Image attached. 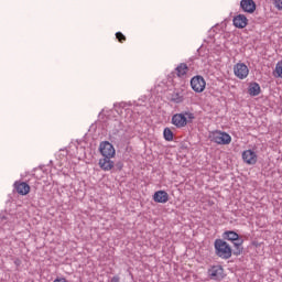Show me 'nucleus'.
<instances>
[{
  "label": "nucleus",
  "instance_id": "nucleus-10",
  "mask_svg": "<svg viewBox=\"0 0 282 282\" xmlns=\"http://www.w3.org/2000/svg\"><path fill=\"white\" fill-rule=\"evenodd\" d=\"M240 8L243 12H248L249 14H252V12L257 10V4L254 3V0H241Z\"/></svg>",
  "mask_w": 282,
  "mask_h": 282
},
{
  "label": "nucleus",
  "instance_id": "nucleus-20",
  "mask_svg": "<svg viewBox=\"0 0 282 282\" xmlns=\"http://www.w3.org/2000/svg\"><path fill=\"white\" fill-rule=\"evenodd\" d=\"M188 72V66L185 63H181L176 67V74L178 77L186 76V73Z\"/></svg>",
  "mask_w": 282,
  "mask_h": 282
},
{
  "label": "nucleus",
  "instance_id": "nucleus-26",
  "mask_svg": "<svg viewBox=\"0 0 282 282\" xmlns=\"http://www.w3.org/2000/svg\"><path fill=\"white\" fill-rule=\"evenodd\" d=\"M53 282H67L65 278H57Z\"/></svg>",
  "mask_w": 282,
  "mask_h": 282
},
{
  "label": "nucleus",
  "instance_id": "nucleus-3",
  "mask_svg": "<svg viewBox=\"0 0 282 282\" xmlns=\"http://www.w3.org/2000/svg\"><path fill=\"white\" fill-rule=\"evenodd\" d=\"M191 87L196 94H202L206 89V79L202 75H196L191 79Z\"/></svg>",
  "mask_w": 282,
  "mask_h": 282
},
{
  "label": "nucleus",
  "instance_id": "nucleus-7",
  "mask_svg": "<svg viewBox=\"0 0 282 282\" xmlns=\"http://www.w3.org/2000/svg\"><path fill=\"white\" fill-rule=\"evenodd\" d=\"M99 151L102 155V158H113L116 155V149L113 148V144H111L108 141H104L99 145Z\"/></svg>",
  "mask_w": 282,
  "mask_h": 282
},
{
  "label": "nucleus",
  "instance_id": "nucleus-23",
  "mask_svg": "<svg viewBox=\"0 0 282 282\" xmlns=\"http://www.w3.org/2000/svg\"><path fill=\"white\" fill-rule=\"evenodd\" d=\"M116 36H117L119 43H122V41H127V37L124 36V34H122V32H117Z\"/></svg>",
  "mask_w": 282,
  "mask_h": 282
},
{
  "label": "nucleus",
  "instance_id": "nucleus-1",
  "mask_svg": "<svg viewBox=\"0 0 282 282\" xmlns=\"http://www.w3.org/2000/svg\"><path fill=\"white\" fill-rule=\"evenodd\" d=\"M194 118L195 113L189 110H184L172 116V124L176 127V129H184L186 124L193 122Z\"/></svg>",
  "mask_w": 282,
  "mask_h": 282
},
{
  "label": "nucleus",
  "instance_id": "nucleus-8",
  "mask_svg": "<svg viewBox=\"0 0 282 282\" xmlns=\"http://www.w3.org/2000/svg\"><path fill=\"white\" fill-rule=\"evenodd\" d=\"M0 228L3 230H13L14 229V217L10 214L0 215Z\"/></svg>",
  "mask_w": 282,
  "mask_h": 282
},
{
  "label": "nucleus",
  "instance_id": "nucleus-22",
  "mask_svg": "<svg viewBox=\"0 0 282 282\" xmlns=\"http://www.w3.org/2000/svg\"><path fill=\"white\" fill-rule=\"evenodd\" d=\"M275 78H282V62H278L273 72Z\"/></svg>",
  "mask_w": 282,
  "mask_h": 282
},
{
  "label": "nucleus",
  "instance_id": "nucleus-24",
  "mask_svg": "<svg viewBox=\"0 0 282 282\" xmlns=\"http://www.w3.org/2000/svg\"><path fill=\"white\" fill-rule=\"evenodd\" d=\"M274 6L276 10H282V0H274Z\"/></svg>",
  "mask_w": 282,
  "mask_h": 282
},
{
  "label": "nucleus",
  "instance_id": "nucleus-6",
  "mask_svg": "<svg viewBox=\"0 0 282 282\" xmlns=\"http://www.w3.org/2000/svg\"><path fill=\"white\" fill-rule=\"evenodd\" d=\"M234 74L236 77L239 78V80H243L248 78V75L250 74V69L246 64L238 63L234 66Z\"/></svg>",
  "mask_w": 282,
  "mask_h": 282
},
{
  "label": "nucleus",
  "instance_id": "nucleus-18",
  "mask_svg": "<svg viewBox=\"0 0 282 282\" xmlns=\"http://www.w3.org/2000/svg\"><path fill=\"white\" fill-rule=\"evenodd\" d=\"M223 238L227 241H239V234L232 230L225 231Z\"/></svg>",
  "mask_w": 282,
  "mask_h": 282
},
{
  "label": "nucleus",
  "instance_id": "nucleus-17",
  "mask_svg": "<svg viewBox=\"0 0 282 282\" xmlns=\"http://www.w3.org/2000/svg\"><path fill=\"white\" fill-rule=\"evenodd\" d=\"M248 94L249 96H259V94H261V86L259 83L254 82L249 84Z\"/></svg>",
  "mask_w": 282,
  "mask_h": 282
},
{
  "label": "nucleus",
  "instance_id": "nucleus-25",
  "mask_svg": "<svg viewBox=\"0 0 282 282\" xmlns=\"http://www.w3.org/2000/svg\"><path fill=\"white\" fill-rule=\"evenodd\" d=\"M110 282H120V276L118 275L112 276Z\"/></svg>",
  "mask_w": 282,
  "mask_h": 282
},
{
  "label": "nucleus",
  "instance_id": "nucleus-13",
  "mask_svg": "<svg viewBox=\"0 0 282 282\" xmlns=\"http://www.w3.org/2000/svg\"><path fill=\"white\" fill-rule=\"evenodd\" d=\"M153 200L156 204H166L169 202V193L166 191H158L153 195Z\"/></svg>",
  "mask_w": 282,
  "mask_h": 282
},
{
  "label": "nucleus",
  "instance_id": "nucleus-12",
  "mask_svg": "<svg viewBox=\"0 0 282 282\" xmlns=\"http://www.w3.org/2000/svg\"><path fill=\"white\" fill-rule=\"evenodd\" d=\"M13 186L19 195H28L30 193V186L25 182L15 181Z\"/></svg>",
  "mask_w": 282,
  "mask_h": 282
},
{
  "label": "nucleus",
  "instance_id": "nucleus-5",
  "mask_svg": "<svg viewBox=\"0 0 282 282\" xmlns=\"http://www.w3.org/2000/svg\"><path fill=\"white\" fill-rule=\"evenodd\" d=\"M212 140L216 144H230V142H232V137L227 132L216 131L213 133Z\"/></svg>",
  "mask_w": 282,
  "mask_h": 282
},
{
  "label": "nucleus",
  "instance_id": "nucleus-2",
  "mask_svg": "<svg viewBox=\"0 0 282 282\" xmlns=\"http://www.w3.org/2000/svg\"><path fill=\"white\" fill-rule=\"evenodd\" d=\"M214 248L216 257H219V259L228 260L230 257H232V248L224 239H216L214 242Z\"/></svg>",
  "mask_w": 282,
  "mask_h": 282
},
{
  "label": "nucleus",
  "instance_id": "nucleus-4",
  "mask_svg": "<svg viewBox=\"0 0 282 282\" xmlns=\"http://www.w3.org/2000/svg\"><path fill=\"white\" fill-rule=\"evenodd\" d=\"M112 135H120V133H127L129 131V126L122 123V121L115 119L110 122Z\"/></svg>",
  "mask_w": 282,
  "mask_h": 282
},
{
  "label": "nucleus",
  "instance_id": "nucleus-14",
  "mask_svg": "<svg viewBox=\"0 0 282 282\" xmlns=\"http://www.w3.org/2000/svg\"><path fill=\"white\" fill-rule=\"evenodd\" d=\"M234 25L235 28H238L239 30H243L246 25H248V18L243 14H238L234 18Z\"/></svg>",
  "mask_w": 282,
  "mask_h": 282
},
{
  "label": "nucleus",
  "instance_id": "nucleus-11",
  "mask_svg": "<svg viewBox=\"0 0 282 282\" xmlns=\"http://www.w3.org/2000/svg\"><path fill=\"white\" fill-rule=\"evenodd\" d=\"M242 160L246 164H257V153L252 150H246L242 152Z\"/></svg>",
  "mask_w": 282,
  "mask_h": 282
},
{
  "label": "nucleus",
  "instance_id": "nucleus-19",
  "mask_svg": "<svg viewBox=\"0 0 282 282\" xmlns=\"http://www.w3.org/2000/svg\"><path fill=\"white\" fill-rule=\"evenodd\" d=\"M170 100L171 102H175L176 105H180L181 102H184V96H182V94L180 93H172L170 95Z\"/></svg>",
  "mask_w": 282,
  "mask_h": 282
},
{
  "label": "nucleus",
  "instance_id": "nucleus-21",
  "mask_svg": "<svg viewBox=\"0 0 282 282\" xmlns=\"http://www.w3.org/2000/svg\"><path fill=\"white\" fill-rule=\"evenodd\" d=\"M163 138L164 140H166V142H173V138H174L173 130H171V128H165L163 130Z\"/></svg>",
  "mask_w": 282,
  "mask_h": 282
},
{
  "label": "nucleus",
  "instance_id": "nucleus-27",
  "mask_svg": "<svg viewBox=\"0 0 282 282\" xmlns=\"http://www.w3.org/2000/svg\"><path fill=\"white\" fill-rule=\"evenodd\" d=\"M14 263H15L17 265H21V260L17 259V260L14 261Z\"/></svg>",
  "mask_w": 282,
  "mask_h": 282
},
{
  "label": "nucleus",
  "instance_id": "nucleus-16",
  "mask_svg": "<svg viewBox=\"0 0 282 282\" xmlns=\"http://www.w3.org/2000/svg\"><path fill=\"white\" fill-rule=\"evenodd\" d=\"M235 257H239V254L243 253V239L238 238V240L234 241V251Z\"/></svg>",
  "mask_w": 282,
  "mask_h": 282
},
{
  "label": "nucleus",
  "instance_id": "nucleus-9",
  "mask_svg": "<svg viewBox=\"0 0 282 282\" xmlns=\"http://www.w3.org/2000/svg\"><path fill=\"white\" fill-rule=\"evenodd\" d=\"M209 276H212V279L214 281H221L224 279V267L221 265H214L210 268L209 270Z\"/></svg>",
  "mask_w": 282,
  "mask_h": 282
},
{
  "label": "nucleus",
  "instance_id": "nucleus-15",
  "mask_svg": "<svg viewBox=\"0 0 282 282\" xmlns=\"http://www.w3.org/2000/svg\"><path fill=\"white\" fill-rule=\"evenodd\" d=\"M115 163L111 161V158H102L99 160V167L101 171H111L113 169Z\"/></svg>",
  "mask_w": 282,
  "mask_h": 282
}]
</instances>
